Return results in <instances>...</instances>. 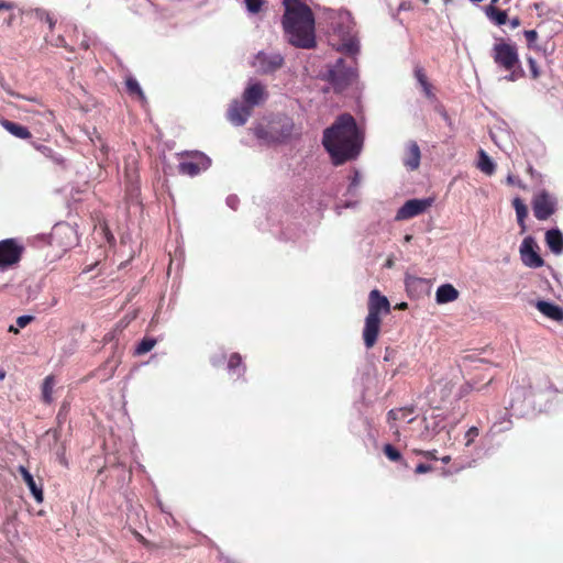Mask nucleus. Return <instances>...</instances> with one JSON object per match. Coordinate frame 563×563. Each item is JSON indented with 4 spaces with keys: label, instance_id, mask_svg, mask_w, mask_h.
Listing matches in <instances>:
<instances>
[{
    "label": "nucleus",
    "instance_id": "9",
    "mask_svg": "<svg viewBox=\"0 0 563 563\" xmlns=\"http://www.w3.org/2000/svg\"><path fill=\"white\" fill-rule=\"evenodd\" d=\"M538 245L532 236L523 239L520 245L522 263L530 268H539L544 265L543 258L537 252Z\"/></svg>",
    "mask_w": 563,
    "mask_h": 563
},
{
    "label": "nucleus",
    "instance_id": "31",
    "mask_svg": "<svg viewBox=\"0 0 563 563\" xmlns=\"http://www.w3.org/2000/svg\"><path fill=\"white\" fill-rule=\"evenodd\" d=\"M156 340L153 338H144L135 347V355H143L154 349Z\"/></svg>",
    "mask_w": 563,
    "mask_h": 563
},
{
    "label": "nucleus",
    "instance_id": "23",
    "mask_svg": "<svg viewBox=\"0 0 563 563\" xmlns=\"http://www.w3.org/2000/svg\"><path fill=\"white\" fill-rule=\"evenodd\" d=\"M121 363V353L117 354V352H113V354L103 363L102 367L98 371H106L107 373L103 375V379H109L113 376L115 369Z\"/></svg>",
    "mask_w": 563,
    "mask_h": 563
},
{
    "label": "nucleus",
    "instance_id": "38",
    "mask_svg": "<svg viewBox=\"0 0 563 563\" xmlns=\"http://www.w3.org/2000/svg\"><path fill=\"white\" fill-rule=\"evenodd\" d=\"M360 184H361V174L358 170H354L353 176L351 177L349 190L356 189Z\"/></svg>",
    "mask_w": 563,
    "mask_h": 563
},
{
    "label": "nucleus",
    "instance_id": "29",
    "mask_svg": "<svg viewBox=\"0 0 563 563\" xmlns=\"http://www.w3.org/2000/svg\"><path fill=\"white\" fill-rule=\"evenodd\" d=\"M413 412L412 408H398V409H391L387 413V420L390 421H397V420H406L409 415Z\"/></svg>",
    "mask_w": 563,
    "mask_h": 563
},
{
    "label": "nucleus",
    "instance_id": "34",
    "mask_svg": "<svg viewBox=\"0 0 563 563\" xmlns=\"http://www.w3.org/2000/svg\"><path fill=\"white\" fill-rule=\"evenodd\" d=\"M527 63H528V66H529L531 78L534 79V80L539 79V77L541 76V71H540V68H539L536 59L532 58L531 56H528L527 57Z\"/></svg>",
    "mask_w": 563,
    "mask_h": 563
},
{
    "label": "nucleus",
    "instance_id": "18",
    "mask_svg": "<svg viewBox=\"0 0 563 563\" xmlns=\"http://www.w3.org/2000/svg\"><path fill=\"white\" fill-rule=\"evenodd\" d=\"M537 309L548 317L549 319H552L554 321H563V309L554 303L539 300L536 303Z\"/></svg>",
    "mask_w": 563,
    "mask_h": 563
},
{
    "label": "nucleus",
    "instance_id": "42",
    "mask_svg": "<svg viewBox=\"0 0 563 563\" xmlns=\"http://www.w3.org/2000/svg\"><path fill=\"white\" fill-rule=\"evenodd\" d=\"M421 88H422L426 97H428L430 99L434 97V95L432 92V85L429 81H427V84L421 85Z\"/></svg>",
    "mask_w": 563,
    "mask_h": 563
},
{
    "label": "nucleus",
    "instance_id": "45",
    "mask_svg": "<svg viewBox=\"0 0 563 563\" xmlns=\"http://www.w3.org/2000/svg\"><path fill=\"white\" fill-rule=\"evenodd\" d=\"M11 8H12L11 3H8V2H4V1L0 0V10H9Z\"/></svg>",
    "mask_w": 563,
    "mask_h": 563
},
{
    "label": "nucleus",
    "instance_id": "22",
    "mask_svg": "<svg viewBox=\"0 0 563 563\" xmlns=\"http://www.w3.org/2000/svg\"><path fill=\"white\" fill-rule=\"evenodd\" d=\"M512 206L516 210L517 221L521 229V233L526 232V218L528 217V208L520 198H515Z\"/></svg>",
    "mask_w": 563,
    "mask_h": 563
},
{
    "label": "nucleus",
    "instance_id": "37",
    "mask_svg": "<svg viewBox=\"0 0 563 563\" xmlns=\"http://www.w3.org/2000/svg\"><path fill=\"white\" fill-rule=\"evenodd\" d=\"M415 77L418 80V82L420 84V86L423 84H427V81H429L424 69L420 66H417L415 68Z\"/></svg>",
    "mask_w": 563,
    "mask_h": 563
},
{
    "label": "nucleus",
    "instance_id": "26",
    "mask_svg": "<svg viewBox=\"0 0 563 563\" xmlns=\"http://www.w3.org/2000/svg\"><path fill=\"white\" fill-rule=\"evenodd\" d=\"M477 167L487 175H492L495 170V164L483 150L479 151Z\"/></svg>",
    "mask_w": 563,
    "mask_h": 563
},
{
    "label": "nucleus",
    "instance_id": "7",
    "mask_svg": "<svg viewBox=\"0 0 563 563\" xmlns=\"http://www.w3.org/2000/svg\"><path fill=\"white\" fill-rule=\"evenodd\" d=\"M433 203L432 198L410 199L397 211L396 220H408L426 212Z\"/></svg>",
    "mask_w": 563,
    "mask_h": 563
},
{
    "label": "nucleus",
    "instance_id": "36",
    "mask_svg": "<svg viewBox=\"0 0 563 563\" xmlns=\"http://www.w3.org/2000/svg\"><path fill=\"white\" fill-rule=\"evenodd\" d=\"M523 35L527 40L528 47H533L534 42L538 40V33L536 30H526Z\"/></svg>",
    "mask_w": 563,
    "mask_h": 563
},
{
    "label": "nucleus",
    "instance_id": "4",
    "mask_svg": "<svg viewBox=\"0 0 563 563\" xmlns=\"http://www.w3.org/2000/svg\"><path fill=\"white\" fill-rule=\"evenodd\" d=\"M368 313L365 318V324L363 329V340L367 349H372L378 339L382 314H388L390 312L389 300L383 296L379 290L374 289L368 296Z\"/></svg>",
    "mask_w": 563,
    "mask_h": 563
},
{
    "label": "nucleus",
    "instance_id": "12",
    "mask_svg": "<svg viewBox=\"0 0 563 563\" xmlns=\"http://www.w3.org/2000/svg\"><path fill=\"white\" fill-rule=\"evenodd\" d=\"M252 113V109L246 103L233 101L228 110V119L235 125H243Z\"/></svg>",
    "mask_w": 563,
    "mask_h": 563
},
{
    "label": "nucleus",
    "instance_id": "52",
    "mask_svg": "<svg viewBox=\"0 0 563 563\" xmlns=\"http://www.w3.org/2000/svg\"><path fill=\"white\" fill-rule=\"evenodd\" d=\"M422 2H423L424 4H428V3H429V0H422Z\"/></svg>",
    "mask_w": 563,
    "mask_h": 563
},
{
    "label": "nucleus",
    "instance_id": "41",
    "mask_svg": "<svg viewBox=\"0 0 563 563\" xmlns=\"http://www.w3.org/2000/svg\"><path fill=\"white\" fill-rule=\"evenodd\" d=\"M433 467L430 464L420 463L416 466V474H424L431 472Z\"/></svg>",
    "mask_w": 563,
    "mask_h": 563
},
{
    "label": "nucleus",
    "instance_id": "8",
    "mask_svg": "<svg viewBox=\"0 0 563 563\" xmlns=\"http://www.w3.org/2000/svg\"><path fill=\"white\" fill-rule=\"evenodd\" d=\"M532 209L534 217L540 221H544L555 212L556 202L545 190H543L533 198Z\"/></svg>",
    "mask_w": 563,
    "mask_h": 563
},
{
    "label": "nucleus",
    "instance_id": "40",
    "mask_svg": "<svg viewBox=\"0 0 563 563\" xmlns=\"http://www.w3.org/2000/svg\"><path fill=\"white\" fill-rule=\"evenodd\" d=\"M34 320L33 316H20L16 319V325L19 328H25L29 323H31Z\"/></svg>",
    "mask_w": 563,
    "mask_h": 563
},
{
    "label": "nucleus",
    "instance_id": "47",
    "mask_svg": "<svg viewBox=\"0 0 563 563\" xmlns=\"http://www.w3.org/2000/svg\"><path fill=\"white\" fill-rule=\"evenodd\" d=\"M256 135H257L258 137H264V130H263V128H258V129H256Z\"/></svg>",
    "mask_w": 563,
    "mask_h": 563
},
{
    "label": "nucleus",
    "instance_id": "48",
    "mask_svg": "<svg viewBox=\"0 0 563 563\" xmlns=\"http://www.w3.org/2000/svg\"><path fill=\"white\" fill-rule=\"evenodd\" d=\"M9 332H12V333H15V334H16V333H19V329H18V328H15L14 325H10V327H9Z\"/></svg>",
    "mask_w": 563,
    "mask_h": 563
},
{
    "label": "nucleus",
    "instance_id": "14",
    "mask_svg": "<svg viewBox=\"0 0 563 563\" xmlns=\"http://www.w3.org/2000/svg\"><path fill=\"white\" fill-rule=\"evenodd\" d=\"M421 152L420 147L415 141L407 144L406 153L402 159L404 165L409 170H416L420 166Z\"/></svg>",
    "mask_w": 563,
    "mask_h": 563
},
{
    "label": "nucleus",
    "instance_id": "30",
    "mask_svg": "<svg viewBox=\"0 0 563 563\" xmlns=\"http://www.w3.org/2000/svg\"><path fill=\"white\" fill-rule=\"evenodd\" d=\"M35 18L44 23H47L49 30L52 31L56 24V19L45 9H35L34 10Z\"/></svg>",
    "mask_w": 563,
    "mask_h": 563
},
{
    "label": "nucleus",
    "instance_id": "20",
    "mask_svg": "<svg viewBox=\"0 0 563 563\" xmlns=\"http://www.w3.org/2000/svg\"><path fill=\"white\" fill-rule=\"evenodd\" d=\"M459 290L451 284L441 285L435 292V300L438 303H448L459 298Z\"/></svg>",
    "mask_w": 563,
    "mask_h": 563
},
{
    "label": "nucleus",
    "instance_id": "28",
    "mask_svg": "<svg viewBox=\"0 0 563 563\" xmlns=\"http://www.w3.org/2000/svg\"><path fill=\"white\" fill-rule=\"evenodd\" d=\"M125 87H126V91L129 92V95L135 96L140 100H145V96L143 93V90H142L139 81L135 78H133V77L126 78Z\"/></svg>",
    "mask_w": 563,
    "mask_h": 563
},
{
    "label": "nucleus",
    "instance_id": "44",
    "mask_svg": "<svg viewBox=\"0 0 563 563\" xmlns=\"http://www.w3.org/2000/svg\"><path fill=\"white\" fill-rule=\"evenodd\" d=\"M509 24L511 29H516L521 24V22L520 19L516 16L509 21Z\"/></svg>",
    "mask_w": 563,
    "mask_h": 563
},
{
    "label": "nucleus",
    "instance_id": "17",
    "mask_svg": "<svg viewBox=\"0 0 563 563\" xmlns=\"http://www.w3.org/2000/svg\"><path fill=\"white\" fill-rule=\"evenodd\" d=\"M0 124L7 132L18 139L29 140L32 137L30 130L20 123L10 121L8 119H1Z\"/></svg>",
    "mask_w": 563,
    "mask_h": 563
},
{
    "label": "nucleus",
    "instance_id": "25",
    "mask_svg": "<svg viewBox=\"0 0 563 563\" xmlns=\"http://www.w3.org/2000/svg\"><path fill=\"white\" fill-rule=\"evenodd\" d=\"M55 386V378L53 375H48L44 378L42 384V401L46 405L53 402V390Z\"/></svg>",
    "mask_w": 563,
    "mask_h": 563
},
{
    "label": "nucleus",
    "instance_id": "2",
    "mask_svg": "<svg viewBox=\"0 0 563 563\" xmlns=\"http://www.w3.org/2000/svg\"><path fill=\"white\" fill-rule=\"evenodd\" d=\"M283 29L288 42L299 48L316 46L314 16L312 10L300 0H284Z\"/></svg>",
    "mask_w": 563,
    "mask_h": 563
},
{
    "label": "nucleus",
    "instance_id": "24",
    "mask_svg": "<svg viewBox=\"0 0 563 563\" xmlns=\"http://www.w3.org/2000/svg\"><path fill=\"white\" fill-rule=\"evenodd\" d=\"M31 145L45 157L51 158L55 164L63 167L65 166V159L60 155L56 154L52 147L36 142H32Z\"/></svg>",
    "mask_w": 563,
    "mask_h": 563
},
{
    "label": "nucleus",
    "instance_id": "39",
    "mask_svg": "<svg viewBox=\"0 0 563 563\" xmlns=\"http://www.w3.org/2000/svg\"><path fill=\"white\" fill-rule=\"evenodd\" d=\"M479 431L476 427H472L467 430L465 438H466V445H470L474 439L478 435Z\"/></svg>",
    "mask_w": 563,
    "mask_h": 563
},
{
    "label": "nucleus",
    "instance_id": "15",
    "mask_svg": "<svg viewBox=\"0 0 563 563\" xmlns=\"http://www.w3.org/2000/svg\"><path fill=\"white\" fill-rule=\"evenodd\" d=\"M266 97L265 89L260 82L250 85L243 92L244 102L252 109L257 106Z\"/></svg>",
    "mask_w": 563,
    "mask_h": 563
},
{
    "label": "nucleus",
    "instance_id": "32",
    "mask_svg": "<svg viewBox=\"0 0 563 563\" xmlns=\"http://www.w3.org/2000/svg\"><path fill=\"white\" fill-rule=\"evenodd\" d=\"M383 452L388 460L393 462H404V465L407 466L406 462L402 460L401 453L394 445L389 443L385 444Z\"/></svg>",
    "mask_w": 563,
    "mask_h": 563
},
{
    "label": "nucleus",
    "instance_id": "50",
    "mask_svg": "<svg viewBox=\"0 0 563 563\" xmlns=\"http://www.w3.org/2000/svg\"><path fill=\"white\" fill-rule=\"evenodd\" d=\"M499 0H490V3L488 5H497Z\"/></svg>",
    "mask_w": 563,
    "mask_h": 563
},
{
    "label": "nucleus",
    "instance_id": "19",
    "mask_svg": "<svg viewBox=\"0 0 563 563\" xmlns=\"http://www.w3.org/2000/svg\"><path fill=\"white\" fill-rule=\"evenodd\" d=\"M545 242L552 253L559 255L563 253V234L559 229L548 230Z\"/></svg>",
    "mask_w": 563,
    "mask_h": 563
},
{
    "label": "nucleus",
    "instance_id": "11",
    "mask_svg": "<svg viewBox=\"0 0 563 563\" xmlns=\"http://www.w3.org/2000/svg\"><path fill=\"white\" fill-rule=\"evenodd\" d=\"M192 156L196 161H185L178 165L180 174L196 176L209 167L210 159L205 154L195 153Z\"/></svg>",
    "mask_w": 563,
    "mask_h": 563
},
{
    "label": "nucleus",
    "instance_id": "51",
    "mask_svg": "<svg viewBox=\"0 0 563 563\" xmlns=\"http://www.w3.org/2000/svg\"><path fill=\"white\" fill-rule=\"evenodd\" d=\"M406 307H407V303H406V302H401V303L398 306V308H399V309H404V308H406Z\"/></svg>",
    "mask_w": 563,
    "mask_h": 563
},
{
    "label": "nucleus",
    "instance_id": "1",
    "mask_svg": "<svg viewBox=\"0 0 563 563\" xmlns=\"http://www.w3.org/2000/svg\"><path fill=\"white\" fill-rule=\"evenodd\" d=\"M322 145L336 166L355 159L361 153L363 139L354 117L350 113L339 115L323 131Z\"/></svg>",
    "mask_w": 563,
    "mask_h": 563
},
{
    "label": "nucleus",
    "instance_id": "5",
    "mask_svg": "<svg viewBox=\"0 0 563 563\" xmlns=\"http://www.w3.org/2000/svg\"><path fill=\"white\" fill-rule=\"evenodd\" d=\"M490 56L500 69L508 71L505 77L506 80L517 81L526 76L516 44L507 43L500 38L493 45Z\"/></svg>",
    "mask_w": 563,
    "mask_h": 563
},
{
    "label": "nucleus",
    "instance_id": "13",
    "mask_svg": "<svg viewBox=\"0 0 563 563\" xmlns=\"http://www.w3.org/2000/svg\"><path fill=\"white\" fill-rule=\"evenodd\" d=\"M295 124L289 118H280L272 123V130L274 132L273 139L275 141H283L288 139L294 131Z\"/></svg>",
    "mask_w": 563,
    "mask_h": 563
},
{
    "label": "nucleus",
    "instance_id": "6",
    "mask_svg": "<svg viewBox=\"0 0 563 563\" xmlns=\"http://www.w3.org/2000/svg\"><path fill=\"white\" fill-rule=\"evenodd\" d=\"M25 249L18 239H4L0 241V269L5 271L16 265Z\"/></svg>",
    "mask_w": 563,
    "mask_h": 563
},
{
    "label": "nucleus",
    "instance_id": "46",
    "mask_svg": "<svg viewBox=\"0 0 563 563\" xmlns=\"http://www.w3.org/2000/svg\"><path fill=\"white\" fill-rule=\"evenodd\" d=\"M16 98H22V99H26V100H30V101H33V102H37L38 103V99L37 98H26L20 93H16L15 95Z\"/></svg>",
    "mask_w": 563,
    "mask_h": 563
},
{
    "label": "nucleus",
    "instance_id": "3",
    "mask_svg": "<svg viewBox=\"0 0 563 563\" xmlns=\"http://www.w3.org/2000/svg\"><path fill=\"white\" fill-rule=\"evenodd\" d=\"M341 43L338 44L336 51L345 53L352 57L349 65L345 59L339 58L335 64L329 69L327 79L333 87L335 92L344 91L357 77L355 55L360 51L358 40L351 31L341 32L339 30Z\"/></svg>",
    "mask_w": 563,
    "mask_h": 563
},
{
    "label": "nucleus",
    "instance_id": "33",
    "mask_svg": "<svg viewBox=\"0 0 563 563\" xmlns=\"http://www.w3.org/2000/svg\"><path fill=\"white\" fill-rule=\"evenodd\" d=\"M437 384L440 387V396L441 399L443 400L451 396L453 388L455 386V384L451 379L445 382H438Z\"/></svg>",
    "mask_w": 563,
    "mask_h": 563
},
{
    "label": "nucleus",
    "instance_id": "49",
    "mask_svg": "<svg viewBox=\"0 0 563 563\" xmlns=\"http://www.w3.org/2000/svg\"><path fill=\"white\" fill-rule=\"evenodd\" d=\"M441 461H442V463L448 464L451 461V457L449 455H446V456H443L441 459Z\"/></svg>",
    "mask_w": 563,
    "mask_h": 563
},
{
    "label": "nucleus",
    "instance_id": "35",
    "mask_svg": "<svg viewBox=\"0 0 563 563\" xmlns=\"http://www.w3.org/2000/svg\"><path fill=\"white\" fill-rule=\"evenodd\" d=\"M263 3L264 0H245L246 8L251 13H258Z\"/></svg>",
    "mask_w": 563,
    "mask_h": 563
},
{
    "label": "nucleus",
    "instance_id": "10",
    "mask_svg": "<svg viewBox=\"0 0 563 563\" xmlns=\"http://www.w3.org/2000/svg\"><path fill=\"white\" fill-rule=\"evenodd\" d=\"M284 64V57L280 54H266L260 52L253 62V67L260 74H271L279 69Z\"/></svg>",
    "mask_w": 563,
    "mask_h": 563
},
{
    "label": "nucleus",
    "instance_id": "21",
    "mask_svg": "<svg viewBox=\"0 0 563 563\" xmlns=\"http://www.w3.org/2000/svg\"><path fill=\"white\" fill-rule=\"evenodd\" d=\"M485 13L487 18L498 26L506 24L508 21L507 11L499 9L498 5H487Z\"/></svg>",
    "mask_w": 563,
    "mask_h": 563
},
{
    "label": "nucleus",
    "instance_id": "16",
    "mask_svg": "<svg viewBox=\"0 0 563 563\" xmlns=\"http://www.w3.org/2000/svg\"><path fill=\"white\" fill-rule=\"evenodd\" d=\"M18 471L20 475L22 476V479L31 490V494L33 495L34 499L37 503H42L44 499L43 488L41 485H37L34 481L32 474L29 472V470L25 466L20 465L18 467Z\"/></svg>",
    "mask_w": 563,
    "mask_h": 563
},
{
    "label": "nucleus",
    "instance_id": "27",
    "mask_svg": "<svg viewBox=\"0 0 563 563\" xmlns=\"http://www.w3.org/2000/svg\"><path fill=\"white\" fill-rule=\"evenodd\" d=\"M228 369L230 372H236L238 371V376H241L244 374L245 372V367L243 365V362H242V356L239 354V353H232L229 357V361H228Z\"/></svg>",
    "mask_w": 563,
    "mask_h": 563
},
{
    "label": "nucleus",
    "instance_id": "43",
    "mask_svg": "<svg viewBox=\"0 0 563 563\" xmlns=\"http://www.w3.org/2000/svg\"><path fill=\"white\" fill-rule=\"evenodd\" d=\"M419 454L423 455L424 457L429 459V460H438L437 457V451L433 450V451H419L418 452Z\"/></svg>",
    "mask_w": 563,
    "mask_h": 563
}]
</instances>
